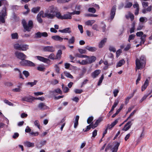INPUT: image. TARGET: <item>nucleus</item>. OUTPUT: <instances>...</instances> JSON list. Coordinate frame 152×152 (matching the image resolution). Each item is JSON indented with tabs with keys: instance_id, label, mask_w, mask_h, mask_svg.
Masks as SVG:
<instances>
[{
	"instance_id": "e2e57ef3",
	"label": "nucleus",
	"mask_w": 152,
	"mask_h": 152,
	"mask_svg": "<svg viewBox=\"0 0 152 152\" xmlns=\"http://www.w3.org/2000/svg\"><path fill=\"white\" fill-rule=\"evenodd\" d=\"M30 134L31 136H36L38 135L39 133L38 132H31L30 133Z\"/></svg>"
},
{
	"instance_id": "423d86ee",
	"label": "nucleus",
	"mask_w": 152,
	"mask_h": 152,
	"mask_svg": "<svg viewBox=\"0 0 152 152\" xmlns=\"http://www.w3.org/2000/svg\"><path fill=\"white\" fill-rule=\"evenodd\" d=\"M116 6L115 5H114L112 8L110 15V16L108 18V20L112 21L114 19L116 11Z\"/></svg>"
},
{
	"instance_id": "412c9836",
	"label": "nucleus",
	"mask_w": 152,
	"mask_h": 152,
	"mask_svg": "<svg viewBox=\"0 0 152 152\" xmlns=\"http://www.w3.org/2000/svg\"><path fill=\"white\" fill-rule=\"evenodd\" d=\"M59 31L62 33H70L71 32V28H67L62 30H59Z\"/></svg>"
},
{
	"instance_id": "bf43d9fd",
	"label": "nucleus",
	"mask_w": 152,
	"mask_h": 152,
	"mask_svg": "<svg viewBox=\"0 0 152 152\" xmlns=\"http://www.w3.org/2000/svg\"><path fill=\"white\" fill-rule=\"evenodd\" d=\"M141 76V74L140 73H139L138 74V77L136 81V85L138 84V83H139V81L140 80Z\"/></svg>"
},
{
	"instance_id": "4be33fe9",
	"label": "nucleus",
	"mask_w": 152,
	"mask_h": 152,
	"mask_svg": "<svg viewBox=\"0 0 152 152\" xmlns=\"http://www.w3.org/2000/svg\"><path fill=\"white\" fill-rule=\"evenodd\" d=\"M115 143L116 144L114 145L112 149L113 152H117V151L118 147L120 144V142H115Z\"/></svg>"
},
{
	"instance_id": "774afa93",
	"label": "nucleus",
	"mask_w": 152,
	"mask_h": 152,
	"mask_svg": "<svg viewBox=\"0 0 152 152\" xmlns=\"http://www.w3.org/2000/svg\"><path fill=\"white\" fill-rule=\"evenodd\" d=\"M119 90L118 89H115L114 90L113 93L114 97H116L118 95V93L119 92Z\"/></svg>"
},
{
	"instance_id": "5fc2aeb1",
	"label": "nucleus",
	"mask_w": 152,
	"mask_h": 152,
	"mask_svg": "<svg viewBox=\"0 0 152 152\" xmlns=\"http://www.w3.org/2000/svg\"><path fill=\"white\" fill-rule=\"evenodd\" d=\"M34 100H39L41 101H43L44 100L45 98L43 97H33Z\"/></svg>"
},
{
	"instance_id": "aec40b11",
	"label": "nucleus",
	"mask_w": 152,
	"mask_h": 152,
	"mask_svg": "<svg viewBox=\"0 0 152 152\" xmlns=\"http://www.w3.org/2000/svg\"><path fill=\"white\" fill-rule=\"evenodd\" d=\"M107 40V39L106 38H104L101 40L99 43L98 46L100 48H102L103 47L105 43L106 42Z\"/></svg>"
},
{
	"instance_id": "3c124183",
	"label": "nucleus",
	"mask_w": 152,
	"mask_h": 152,
	"mask_svg": "<svg viewBox=\"0 0 152 152\" xmlns=\"http://www.w3.org/2000/svg\"><path fill=\"white\" fill-rule=\"evenodd\" d=\"M23 73L26 78L28 77L29 75V72L27 71L24 70L23 71Z\"/></svg>"
},
{
	"instance_id": "8fccbe9b",
	"label": "nucleus",
	"mask_w": 152,
	"mask_h": 152,
	"mask_svg": "<svg viewBox=\"0 0 152 152\" xmlns=\"http://www.w3.org/2000/svg\"><path fill=\"white\" fill-rule=\"evenodd\" d=\"M86 32L87 36L89 37H91L94 36L93 33H91V31L89 30H87Z\"/></svg>"
},
{
	"instance_id": "f8f14e48",
	"label": "nucleus",
	"mask_w": 152,
	"mask_h": 152,
	"mask_svg": "<svg viewBox=\"0 0 152 152\" xmlns=\"http://www.w3.org/2000/svg\"><path fill=\"white\" fill-rule=\"evenodd\" d=\"M132 123V121H128L122 129V130L125 131L128 130L131 127Z\"/></svg>"
},
{
	"instance_id": "9b49d317",
	"label": "nucleus",
	"mask_w": 152,
	"mask_h": 152,
	"mask_svg": "<svg viewBox=\"0 0 152 152\" xmlns=\"http://www.w3.org/2000/svg\"><path fill=\"white\" fill-rule=\"evenodd\" d=\"M43 50L45 51L53 53L55 51V48L52 46H47L44 47Z\"/></svg>"
},
{
	"instance_id": "7ed1b4c3",
	"label": "nucleus",
	"mask_w": 152,
	"mask_h": 152,
	"mask_svg": "<svg viewBox=\"0 0 152 152\" xmlns=\"http://www.w3.org/2000/svg\"><path fill=\"white\" fill-rule=\"evenodd\" d=\"M15 49L19 50L26 51L28 49V45L26 44H19V43H16L14 45Z\"/></svg>"
},
{
	"instance_id": "2f4dec72",
	"label": "nucleus",
	"mask_w": 152,
	"mask_h": 152,
	"mask_svg": "<svg viewBox=\"0 0 152 152\" xmlns=\"http://www.w3.org/2000/svg\"><path fill=\"white\" fill-rule=\"evenodd\" d=\"M75 37L74 36H72L70 39H69L68 43L69 44H73L75 43Z\"/></svg>"
},
{
	"instance_id": "cd10ccee",
	"label": "nucleus",
	"mask_w": 152,
	"mask_h": 152,
	"mask_svg": "<svg viewBox=\"0 0 152 152\" xmlns=\"http://www.w3.org/2000/svg\"><path fill=\"white\" fill-rule=\"evenodd\" d=\"M95 22V20H88L85 22V24L87 26H91Z\"/></svg>"
},
{
	"instance_id": "f704fd0d",
	"label": "nucleus",
	"mask_w": 152,
	"mask_h": 152,
	"mask_svg": "<svg viewBox=\"0 0 152 152\" xmlns=\"http://www.w3.org/2000/svg\"><path fill=\"white\" fill-rule=\"evenodd\" d=\"M136 36L134 34H132L130 35H129L128 39V41L129 42H130V41L131 40H133L134 39V38Z\"/></svg>"
},
{
	"instance_id": "864d4df0",
	"label": "nucleus",
	"mask_w": 152,
	"mask_h": 152,
	"mask_svg": "<svg viewBox=\"0 0 152 152\" xmlns=\"http://www.w3.org/2000/svg\"><path fill=\"white\" fill-rule=\"evenodd\" d=\"M59 81L56 79H55L51 82V83L53 85H56L58 83Z\"/></svg>"
},
{
	"instance_id": "69168bd1",
	"label": "nucleus",
	"mask_w": 152,
	"mask_h": 152,
	"mask_svg": "<svg viewBox=\"0 0 152 152\" xmlns=\"http://www.w3.org/2000/svg\"><path fill=\"white\" fill-rule=\"evenodd\" d=\"M143 7L145 8L148 6V2H142V3Z\"/></svg>"
},
{
	"instance_id": "1a4fd4ad",
	"label": "nucleus",
	"mask_w": 152,
	"mask_h": 152,
	"mask_svg": "<svg viewBox=\"0 0 152 152\" xmlns=\"http://www.w3.org/2000/svg\"><path fill=\"white\" fill-rule=\"evenodd\" d=\"M58 11V10L56 7H55L53 5L49 6L48 9L47 10V12L50 13H55Z\"/></svg>"
},
{
	"instance_id": "c85d7f7f",
	"label": "nucleus",
	"mask_w": 152,
	"mask_h": 152,
	"mask_svg": "<svg viewBox=\"0 0 152 152\" xmlns=\"http://www.w3.org/2000/svg\"><path fill=\"white\" fill-rule=\"evenodd\" d=\"M125 63V61L124 59H122L119 61L116 67H118L121 66L122 65H124Z\"/></svg>"
},
{
	"instance_id": "72a5a7b5",
	"label": "nucleus",
	"mask_w": 152,
	"mask_h": 152,
	"mask_svg": "<svg viewBox=\"0 0 152 152\" xmlns=\"http://www.w3.org/2000/svg\"><path fill=\"white\" fill-rule=\"evenodd\" d=\"M103 121V119L102 117H99L96 120L95 123V125H96L97 126L99 124Z\"/></svg>"
},
{
	"instance_id": "a211bd4d",
	"label": "nucleus",
	"mask_w": 152,
	"mask_h": 152,
	"mask_svg": "<svg viewBox=\"0 0 152 152\" xmlns=\"http://www.w3.org/2000/svg\"><path fill=\"white\" fill-rule=\"evenodd\" d=\"M85 48L89 51L92 52H95L97 50V48L95 47H91L88 45L85 47Z\"/></svg>"
},
{
	"instance_id": "a19ab883",
	"label": "nucleus",
	"mask_w": 152,
	"mask_h": 152,
	"mask_svg": "<svg viewBox=\"0 0 152 152\" xmlns=\"http://www.w3.org/2000/svg\"><path fill=\"white\" fill-rule=\"evenodd\" d=\"M132 3L131 2H128L126 3L124 7L125 8H130L132 5Z\"/></svg>"
},
{
	"instance_id": "58836bf2",
	"label": "nucleus",
	"mask_w": 152,
	"mask_h": 152,
	"mask_svg": "<svg viewBox=\"0 0 152 152\" xmlns=\"http://www.w3.org/2000/svg\"><path fill=\"white\" fill-rule=\"evenodd\" d=\"M11 37L12 39H18V35L17 33H13L11 34Z\"/></svg>"
},
{
	"instance_id": "13d9d810",
	"label": "nucleus",
	"mask_w": 152,
	"mask_h": 152,
	"mask_svg": "<svg viewBox=\"0 0 152 152\" xmlns=\"http://www.w3.org/2000/svg\"><path fill=\"white\" fill-rule=\"evenodd\" d=\"M91 125L90 124L89 125L87 126L86 130H84V129H83V131L84 132H86L88 131L91 128Z\"/></svg>"
},
{
	"instance_id": "ddd939ff",
	"label": "nucleus",
	"mask_w": 152,
	"mask_h": 152,
	"mask_svg": "<svg viewBox=\"0 0 152 152\" xmlns=\"http://www.w3.org/2000/svg\"><path fill=\"white\" fill-rule=\"evenodd\" d=\"M119 118H117L111 124H108L107 125V128L108 129H110L113 128L118 123Z\"/></svg>"
},
{
	"instance_id": "393cba45",
	"label": "nucleus",
	"mask_w": 152,
	"mask_h": 152,
	"mask_svg": "<svg viewBox=\"0 0 152 152\" xmlns=\"http://www.w3.org/2000/svg\"><path fill=\"white\" fill-rule=\"evenodd\" d=\"M24 144L25 146L28 147H33L34 146V143L28 141L25 142Z\"/></svg>"
},
{
	"instance_id": "a18cd8bd",
	"label": "nucleus",
	"mask_w": 152,
	"mask_h": 152,
	"mask_svg": "<svg viewBox=\"0 0 152 152\" xmlns=\"http://www.w3.org/2000/svg\"><path fill=\"white\" fill-rule=\"evenodd\" d=\"M41 33L40 32L35 34L34 37L36 38H39L41 37Z\"/></svg>"
},
{
	"instance_id": "052dcab7",
	"label": "nucleus",
	"mask_w": 152,
	"mask_h": 152,
	"mask_svg": "<svg viewBox=\"0 0 152 152\" xmlns=\"http://www.w3.org/2000/svg\"><path fill=\"white\" fill-rule=\"evenodd\" d=\"M92 28L93 29L96 30L97 31H99L98 26L96 24L94 25L92 27Z\"/></svg>"
},
{
	"instance_id": "6e6552de",
	"label": "nucleus",
	"mask_w": 152,
	"mask_h": 152,
	"mask_svg": "<svg viewBox=\"0 0 152 152\" xmlns=\"http://www.w3.org/2000/svg\"><path fill=\"white\" fill-rule=\"evenodd\" d=\"M35 57L37 58V59L40 61L48 64H50V61L49 59L45 58L42 56H37Z\"/></svg>"
},
{
	"instance_id": "09e8293b",
	"label": "nucleus",
	"mask_w": 152,
	"mask_h": 152,
	"mask_svg": "<svg viewBox=\"0 0 152 152\" xmlns=\"http://www.w3.org/2000/svg\"><path fill=\"white\" fill-rule=\"evenodd\" d=\"M85 16L86 17H97L98 16L97 15L94 14H86Z\"/></svg>"
},
{
	"instance_id": "6ab92c4d",
	"label": "nucleus",
	"mask_w": 152,
	"mask_h": 152,
	"mask_svg": "<svg viewBox=\"0 0 152 152\" xmlns=\"http://www.w3.org/2000/svg\"><path fill=\"white\" fill-rule=\"evenodd\" d=\"M52 39L55 41H62L63 38L61 37L60 36L58 35L53 36L51 37Z\"/></svg>"
},
{
	"instance_id": "b1692460",
	"label": "nucleus",
	"mask_w": 152,
	"mask_h": 152,
	"mask_svg": "<svg viewBox=\"0 0 152 152\" xmlns=\"http://www.w3.org/2000/svg\"><path fill=\"white\" fill-rule=\"evenodd\" d=\"M50 93H52L54 94L55 93L59 94H62V92L60 89L58 88L56 89H55L54 91H50Z\"/></svg>"
},
{
	"instance_id": "c03bdc74",
	"label": "nucleus",
	"mask_w": 152,
	"mask_h": 152,
	"mask_svg": "<svg viewBox=\"0 0 152 152\" xmlns=\"http://www.w3.org/2000/svg\"><path fill=\"white\" fill-rule=\"evenodd\" d=\"M89 12H91L93 13H95L96 12V9L94 7H89L88 10Z\"/></svg>"
},
{
	"instance_id": "4d7b16f0",
	"label": "nucleus",
	"mask_w": 152,
	"mask_h": 152,
	"mask_svg": "<svg viewBox=\"0 0 152 152\" xmlns=\"http://www.w3.org/2000/svg\"><path fill=\"white\" fill-rule=\"evenodd\" d=\"M71 0H58L57 2L58 3H63L68 2Z\"/></svg>"
},
{
	"instance_id": "de8ad7c7",
	"label": "nucleus",
	"mask_w": 152,
	"mask_h": 152,
	"mask_svg": "<svg viewBox=\"0 0 152 152\" xmlns=\"http://www.w3.org/2000/svg\"><path fill=\"white\" fill-rule=\"evenodd\" d=\"M64 74L65 76L66 77L71 79L73 78V76L69 73L66 72H65Z\"/></svg>"
},
{
	"instance_id": "37998d69",
	"label": "nucleus",
	"mask_w": 152,
	"mask_h": 152,
	"mask_svg": "<svg viewBox=\"0 0 152 152\" xmlns=\"http://www.w3.org/2000/svg\"><path fill=\"white\" fill-rule=\"evenodd\" d=\"M46 141L45 140L41 141L40 142V144L41 145L40 146H39V145L37 144V147L39 148L42 147V146L46 144Z\"/></svg>"
},
{
	"instance_id": "ea45409f",
	"label": "nucleus",
	"mask_w": 152,
	"mask_h": 152,
	"mask_svg": "<svg viewBox=\"0 0 152 152\" xmlns=\"http://www.w3.org/2000/svg\"><path fill=\"white\" fill-rule=\"evenodd\" d=\"M37 80H34V82H28L27 83V85H30L31 86V87H32L34 85H35L37 83Z\"/></svg>"
},
{
	"instance_id": "5701e85b",
	"label": "nucleus",
	"mask_w": 152,
	"mask_h": 152,
	"mask_svg": "<svg viewBox=\"0 0 152 152\" xmlns=\"http://www.w3.org/2000/svg\"><path fill=\"white\" fill-rule=\"evenodd\" d=\"M51 13L48 12L45 13V16L48 18L53 19L55 17V15L53 14H51Z\"/></svg>"
},
{
	"instance_id": "338daca9",
	"label": "nucleus",
	"mask_w": 152,
	"mask_h": 152,
	"mask_svg": "<svg viewBox=\"0 0 152 152\" xmlns=\"http://www.w3.org/2000/svg\"><path fill=\"white\" fill-rule=\"evenodd\" d=\"M109 50L111 51H112L114 53L116 52V49L115 48L113 47L110 46L109 48Z\"/></svg>"
},
{
	"instance_id": "49530a36",
	"label": "nucleus",
	"mask_w": 152,
	"mask_h": 152,
	"mask_svg": "<svg viewBox=\"0 0 152 152\" xmlns=\"http://www.w3.org/2000/svg\"><path fill=\"white\" fill-rule=\"evenodd\" d=\"M94 118L93 116H91L89 117L87 120V123L88 124H91V122L93 121Z\"/></svg>"
},
{
	"instance_id": "dca6fc26",
	"label": "nucleus",
	"mask_w": 152,
	"mask_h": 152,
	"mask_svg": "<svg viewBox=\"0 0 152 152\" xmlns=\"http://www.w3.org/2000/svg\"><path fill=\"white\" fill-rule=\"evenodd\" d=\"M149 80L148 79H146L144 84L141 86V91H144L146 88L147 86L149 85Z\"/></svg>"
},
{
	"instance_id": "39448f33",
	"label": "nucleus",
	"mask_w": 152,
	"mask_h": 152,
	"mask_svg": "<svg viewBox=\"0 0 152 152\" xmlns=\"http://www.w3.org/2000/svg\"><path fill=\"white\" fill-rule=\"evenodd\" d=\"M136 71L137 69H141L143 68L145 66V64L140 61V60L137 58L135 61Z\"/></svg>"
},
{
	"instance_id": "4468645a",
	"label": "nucleus",
	"mask_w": 152,
	"mask_h": 152,
	"mask_svg": "<svg viewBox=\"0 0 152 152\" xmlns=\"http://www.w3.org/2000/svg\"><path fill=\"white\" fill-rule=\"evenodd\" d=\"M33 97L32 96H25L22 98V100L29 102H32L34 101Z\"/></svg>"
},
{
	"instance_id": "f257e3e1",
	"label": "nucleus",
	"mask_w": 152,
	"mask_h": 152,
	"mask_svg": "<svg viewBox=\"0 0 152 152\" xmlns=\"http://www.w3.org/2000/svg\"><path fill=\"white\" fill-rule=\"evenodd\" d=\"M2 5H4V7L1 12V23H4L5 22V19L7 18V7L8 6V4L6 0H1V6Z\"/></svg>"
},
{
	"instance_id": "9d476101",
	"label": "nucleus",
	"mask_w": 152,
	"mask_h": 152,
	"mask_svg": "<svg viewBox=\"0 0 152 152\" xmlns=\"http://www.w3.org/2000/svg\"><path fill=\"white\" fill-rule=\"evenodd\" d=\"M38 107L41 110L43 111L48 109V107L46 106L45 103L42 102L39 103L38 105Z\"/></svg>"
},
{
	"instance_id": "c9c22d12",
	"label": "nucleus",
	"mask_w": 152,
	"mask_h": 152,
	"mask_svg": "<svg viewBox=\"0 0 152 152\" xmlns=\"http://www.w3.org/2000/svg\"><path fill=\"white\" fill-rule=\"evenodd\" d=\"M104 78V75L103 74H102L101 77L99 78V81L97 83V85L98 86H100L101 83H102L103 80Z\"/></svg>"
},
{
	"instance_id": "2eb2a0df",
	"label": "nucleus",
	"mask_w": 152,
	"mask_h": 152,
	"mask_svg": "<svg viewBox=\"0 0 152 152\" xmlns=\"http://www.w3.org/2000/svg\"><path fill=\"white\" fill-rule=\"evenodd\" d=\"M101 73V70L99 69L94 71L91 74V77L94 78H96Z\"/></svg>"
},
{
	"instance_id": "20e7f679",
	"label": "nucleus",
	"mask_w": 152,
	"mask_h": 152,
	"mask_svg": "<svg viewBox=\"0 0 152 152\" xmlns=\"http://www.w3.org/2000/svg\"><path fill=\"white\" fill-rule=\"evenodd\" d=\"M20 64L22 66H34L35 64L30 61L23 59L20 62Z\"/></svg>"
},
{
	"instance_id": "f3484780",
	"label": "nucleus",
	"mask_w": 152,
	"mask_h": 152,
	"mask_svg": "<svg viewBox=\"0 0 152 152\" xmlns=\"http://www.w3.org/2000/svg\"><path fill=\"white\" fill-rule=\"evenodd\" d=\"M88 58L87 59V61L88 64H90L94 62L96 59V57L92 56L90 57H88Z\"/></svg>"
},
{
	"instance_id": "7c9ffc66",
	"label": "nucleus",
	"mask_w": 152,
	"mask_h": 152,
	"mask_svg": "<svg viewBox=\"0 0 152 152\" xmlns=\"http://www.w3.org/2000/svg\"><path fill=\"white\" fill-rule=\"evenodd\" d=\"M62 54V52L61 50H58L56 56V59H60L61 58Z\"/></svg>"
},
{
	"instance_id": "f03ea898",
	"label": "nucleus",
	"mask_w": 152,
	"mask_h": 152,
	"mask_svg": "<svg viewBox=\"0 0 152 152\" xmlns=\"http://www.w3.org/2000/svg\"><path fill=\"white\" fill-rule=\"evenodd\" d=\"M22 23L24 28V32L26 31H30L33 27V21L31 20L28 21V25L25 19H23L22 21Z\"/></svg>"
},
{
	"instance_id": "680f3d73",
	"label": "nucleus",
	"mask_w": 152,
	"mask_h": 152,
	"mask_svg": "<svg viewBox=\"0 0 152 152\" xmlns=\"http://www.w3.org/2000/svg\"><path fill=\"white\" fill-rule=\"evenodd\" d=\"M78 50L81 54L85 53L86 52V50L85 49H78Z\"/></svg>"
},
{
	"instance_id": "bb28decb",
	"label": "nucleus",
	"mask_w": 152,
	"mask_h": 152,
	"mask_svg": "<svg viewBox=\"0 0 152 152\" xmlns=\"http://www.w3.org/2000/svg\"><path fill=\"white\" fill-rule=\"evenodd\" d=\"M40 9V7H33L31 9V12L34 13H36L38 12Z\"/></svg>"
},
{
	"instance_id": "6e6d98bb",
	"label": "nucleus",
	"mask_w": 152,
	"mask_h": 152,
	"mask_svg": "<svg viewBox=\"0 0 152 152\" xmlns=\"http://www.w3.org/2000/svg\"><path fill=\"white\" fill-rule=\"evenodd\" d=\"M78 27L81 33H83V26L80 25H79L78 26Z\"/></svg>"
},
{
	"instance_id": "0e129e2a",
	"label": "nucleus",
	"mask_w": 152,
	"mask_h": 152,
	"mask_svg": "<svg viewBox=\"0 0 152 152\" xmlns=\"http://www.w3.org/2000/svg\"><path fill=\"white\" fill-rule=\"evenodd\" d=\"M34 124L35 126H37V127L39 129L40 124H39V121L38 120H36L34 122Z\"/></svg>"
},
{
	"instance_id": "c756f323",
	"label": "nucleus",
	"mask_w": 152,
	"mask_h": 152,
	"mask_svg": "<svg viewBox=\"0 0 152 152\" xmlns=\"http://www.w3.org/2000/svg\"><path fill=\"white\" fill-rule=\"evenodd\" d=\"M55 14L56 15H55V16L58 19L63 20V15H61L60 12L57 11Z\"/></svg>"
},
{
	"instance_id": "a878e982",
	"label": "nucleus",
	"mask_w": 152,
	"mask_h": 152,
	"mask_svg": "<svg viewBox=\"0 0 152 152\" xmlns=\"http://www.w3.org/2000/svg\"><path fill=\"white\" fill-rule=\"evenodd\" d=\"M72 18V17L68 13L67 14H65L63 15V20L71 19Z\"/></svg>"
},
{
	"instance_id": "473e14b6",
	"label": "nucleus",
	"mask_w": 152,
	"mask_h": 152,
	"mask_svg": "<svg viewBox=\"0 0 152 152\" xmlns=\"http://www.w3.org/2000/svg\"><path fill=\"white\" fill-rule=\"evenodd\" d=\"M75 56L76 57H78L79 58H87L88 57V56L86 55H81L79 53H77L75 55Z\"/></svg>"
},
{
	"instance_id": "603ef678",
	"label": "nucleus",
	"mask_w": 152,
	"mask_h": 152,
	"mask_svg": "<svg viewBox=\"0 0 152 152\" xmlns=\"http://www.w3.org/2000/svg\"><path fill=\"white\" fill-rule=\"evenodd\" d=\"M74 92L76 94H80L83 92V91L82 89H76L75 90Z\"/></svg>"
},
{
	"instance_id": "0eeeda50",
	"label": "nucleus",
	"mask_w": 152,
	"mask_h": 152,
	"mask_svg": "<svg viewBox=\"0 0 152 152\" xmlns=\"http://www.w3.org/2000/svg\"><path fill=\"white\" fill-rule=\"evenodd\" d=\"M15 56L18 58L22 61L25 59L27 58V56L23 53L16 51L15 53Z\"/></svg>"
},
{
	"instance_id": "79ce46f5",
	"label": "nucleus",
	"mask_w": 152,
	"mask_h": 152,
	"mask_svg": "<svg viewBox=\"0 0 152 152\" xmlns=\"http://www.w3.org/2000/svg\"><path fill=\"white\" fill-rule=\"evenodd\" d=\"M133 97V95L131 96L129 95L127 96L125 99V103L126 104H127L129 102V99H131Z\"/></svg>"
},
{
	"instance_id": "4c0bfd02",
	"label": "nucleus",
	"mask_w": 152,
	"mask_h": 152,
	"mask_svg": "<svg viewBox=\"0 0 152 152\" xmlns=\"http://www.w3.org/2000/svg\"><path fill=\"white\" fill-rule=\"evenodd\" d=\"M48 58L51 60L56 59V56L53 53H51L48 57Z\"/></svg>"
},
{
	"instance_id": "e433bc0d",
	"label": "nucleus",
	"mask_w": 152,
	"mask_h": 152,
	"mask_svg": "<svg viewBox=\"0 0 152 152\" xmlns=\"http://www.w3.org/2000/svg\"><path fill=\"white\" fill-rule=\"evenodd\" d=\"M140 61L143 63L145 64H146V59L145 57L143 56H141L139 59Z\"/></svg>"
}]
</instances>
